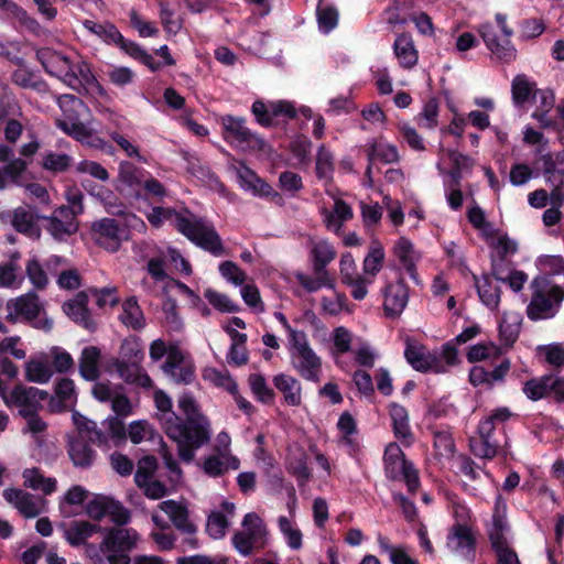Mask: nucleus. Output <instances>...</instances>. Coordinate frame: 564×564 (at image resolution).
<instances>
[{
  "label": "nucleus",
  "mask_w": 564,
  "mask_h": 564,
  "mask_svg": "<svg viewBox=\"0 0 564 564\" xmlns=\"http://www.w3.org/2000/svg\"><path fill=\"white\" fill-rule=\"evenodd\" d=\"M158 419L165 434L177 444L180 457L189 463L195 451L207 444L212 436L209 420L200 412L198 404L189 393H183L177 400L178 409L185 420L172 410L171 398L158 390L154 393Z\"/></svg>",
  "instance_id": "f257e3e1"
},
{
  "label": "nucleus",
  "mask_w": 564,
  "mask_h": 564,
  "mask_svg": "<svg viewBox=\"0 0 564 564\" xmlns=\"http://www.w3.org/2000/svg\"><path fill=\"white\" fill-rule=\"evenodd\" d=\"M148 220L156 228L170 221L178 232L204 251L209 252L214 257L226 254V248L214 225L187 209L176 212L170 207H154L148 214Z\"/></svg>",
  "instance_id": "f03ea898"
},
{
  "label": "nucleus",
  "mask_w": 564,
  "mask_h": 564,
  "mask_svg": "<svg viewBox=\"0 0 564 564\" xmlns=\"http://www.w3.org/2000/svg\"><path fill=\"white\" fill-rule=\"evenodd\" d=\"M99 544L86 545L85 556L90 564H131L130 553L137 549L140 535L132 528L102 529Z\"/></svg>",
  "instance_id": "7ed1b4c3"
},
{
  "label": "nucleus",
  "mask_w": 564,
  "mask_h": 564,
  "mask_svg": "<svg viewBox=\"0 0 564 564\" xmlns=\"http://www.w3.org/2000/svg\"><path fill=\"white\" fill-rule=\"evenodd\" d=\"M62 116L56 119V126L66 134L77 141L96 149H105L106 142L93 133V129L86 123L89 117V108L74 95H63L58 98Z\"/></svg>",
  "instance_id": "20e7f679"
},
{
  "label": "nucleus",
  "mask_w": 564,
  "mask_h": 564,
  "mask_svg": "<svg viewBox=\"0 0 564 564\" xmlns=\"http://www.w3.org/2000/svg\"><path fill=\"white\" fill-rule=\"evenodd\" d=\"M530 301L527 316L530 321L551 319L557 315L564 301V288L550 274H539L529 284Z\"/></svg>",
  "instance_id": "39448f33"
},
{
  "label": "nucleus",
  "mask_w": 564,
  "mask_h": 564,
  "mask_svg": "<svg viewBox=\"0 0 564 564\" xmlns=\"http://www.w3.org/2000/svg\"><path fill=\"white\" fill-rule=\"evenodd\" d=\"M404 357L413 369L421 372L445 373L458 364L457 349L451 343L445 344L441 352H436L408 341Z\"/></svg>",
  "instance_id": "423d86ee"
},
{
  "label": "nucleus",
  "mask_w": 564,
  "mask_h": 564,
  "mask_svg": "<svg viewBox=\"0 0 564 564\" xmlns=\"http://www.w3.org/2000/svg\"><path fill=\"white\" fill-rule=\"evenodd\" d=\"M478 32L487 48L498 61L510 63L516 59L517 50L511 42L513 30L508 25L506 14L496 13L494 21L479 25Z\"/></svg>",
  "instance_id": "0eeeda50"
},
{
  "label": "nucleus",
  "mask_w": 564,
  "mask_h": 564,
  "mask_svg": "<svg viewBox=\"0 0 564 564\" xmlns=\"http://www.w3.org/2000/svg\"><path fill=\"white\" fill-rule=\"evenodd\" d=\"M290 359L293 369L306 381L319 382L322 359L311 347L305 333H293L290 340Z\"/></svg>",
  "instance_id": "6e6552de"
},
{
  "label": "nucleus",
  "mask_w": 564,
  "mask_h": 564,
  "mask_svg": "<svg viewBox=\"0 0 564 564\" xmlns=\"http://www.w3.org/2000/svg\"><path fill=\"white\" fill-rule=\"evenodd\" d=\"M73 419L76 429L82 432H87L90 443L102 449L108 451L113 446H119L126 441L127 432L124 423L117 416L108 417L104 422L105 431L97 429L96 422L79 414H74Z\"/></svg>",
  "instance_id": "1a4fd4ad"
},
{
  "label": "nucleus",
  "mask_w": 564,
  "mask_h": 564,
  "mask_svg": "<svg viewBox=\"0 0 564 564\" xmlns=\"http://www.w3.org/2000/svg\"><path fill=\"white\" fill-rule=\"evenodd\" d=\"M268 543V529L263 520L254 512L247 513L241 530L232 535V545L242 556L262 550Z\"/></svg>",
  "instance_id": "9d476101"
},
{
  "label": "nucleus",
  "mask_w": 564,
  "mask_h": 564,
  "mask_svg": "<svg viewBox=\"0 0 564 564\" xmlns=\"http://www.w3.org/2000/svg\"><path fill=\"white\" fill-rule=\"evenodd\" d=\"M467 516L466 508L455 507L456 523L448 530L446 547L454 555L470 561L475 554L476 536L465 519Z\"/></svg>",
  "instance_id": "9b49d317"
},
{
  "label": "nucleus",
  "mask_w": 564,
  "mask_h": 564,
  "mask_svg": "<svg viewBox=\"0 0 564 564\" xmlns=\"http://www.w3.org/2000/svg\"><path fill=\"white\" fill-rule=\"evenodd\" d=\"M219 123L221 126L223 138L230 145L243 151H260L264 148V140L246 126V119L243 117L224 115L219 118Z\"/></svg>",
  "instance_id": "f8f14e48"
},
{
  "label": "nucleus",
  "mask_w": 564,
  "mask_h": 564,
  "mask_svg": "<svg viewBox=\"0 0 564 564\" xmlns=\"http://www.w3.org/2000/svg\"><path fill=\"white\" fill-rule=\"evenodd\" d=\"M511 412L507 408L495 410L489 416L480 421L478 425V440L471 441L473 453L481 458L496 456L499 442L495 438V430L509 420Z\"/></svg>",
  "instance_id": "ddd939ff"
},
{
  "label": "nucleus",
  "mask_w": 564,
  "mask_h": 564,
  "mask_svg": "<svg viewBox=\"0 0 564 564\" xmlns=\"http://www.w3.org/2000/svg\"><path fill=\"white\" fill-rule=\"evenodd\" d=\"M386 476L392 480L402 479L406 484L409 491L414 492L420 486L417 470L413 464L408 462L400 446L397 443L387 445L384 455Z\"/></svg>",
  "instance_id": "4468645a"
},
{
  "label": "nucleus",
  "mask_w": 564,
  "mask_h": 564,
  "mask_svg": "<svg viewBox=\"0 0 564 564\" xmlns=\"http://www.w3.org/2000/svg\"><path fill=\"white\" fill-rule=\"evenodd\" d=\"M0 397L9 408H18L21 416L37 413L48 398L45 390L17 384L12 390L1 389Z\"/></svg>",
  "instance_id": "2eb2a0df"
},
{
  "label": "nucleus",
  "mask_w": 564,
  "mask_h": 564,
  "mask_svg": "<svg viewBox=\"0 0 564 564\" xmlns=\"http://www.w3.org/2000/svg\"><path fill=\"white\" fill-rule=\"evenodd\" d=\"M231 169L235 171L238 183L242 189L251 192L254 196L270 198L278 204L282 203V196L243 162L232 164Z\"/></svg>",
  "instance_id": "dca6fc26"
},
{
  "label": "nucleus",
  "mask_w": 564,
  "mask_h": 564,
  "mask_svg": "<svg viewBox=\"0 0 564 564\" xmlns=\"http://www.w3.org/2000/svg\"><path fill=\"white\" fill-rule=\"evenodd\" d=\"M41 219L46 223L45 230L57 241H66L79 227L74 213L66 209L65 205L55 208L50 216H42Z\"/></svg>",
  "instance_id": "f3484780"
},
{
  "label": "nucleus",
  "mask_w": 564,
  "mask_h": 564,
  "mask_svg": "<svg viewBox=\"0 0 564 564\" xmlns=\"http://www.w3.org/2000/svg\"><path fill=\"white\" fill-rule=\"evenodd\" d=\"M95 241L107 251L116 252L127 238L126 231L111 218H102L93 225Z\"/></svg>",
  "instance_id": "a211bd4d"
},
{
  "label": "nucleus",
  "mask_w": 564,
  "mask_h": 564,
  "mask_svg": "<svg viewBox=\"0 0 564 564\" xmlns=\"http://www.w3.org/2000/svg\"><path fill=\"white\" fill-rule=\"evenodd\" d=\"M36 56L48 74L61 78L64 83L76 80L70 73L72 62L67 56L47 47L37 51Z\"/></svg>",
  "instance_id": "6ab92c4d"
},
{
  "label": "nucleus",
  "mask_w": 564,
  "mask_h": 564,
  "mask_svg": "<svg viewBox=\"0 0 564 564\" xmlns=\"http://www.w3.org/2000/svg\"><path fill=\"white\" fill-rule=\"evenodd\" d=\"M386 316L394 318L401 315L408 305L409 289L402 279L388 283L382 290Z\"/></svg>",
  "instance_id": "aec40b11"
},
{
  "label": "nucleus",
  "mask_w": 564,
  "mask_h": 564,
  "mask_svg": "<svg viewBox=\"0 0 564 564\" xmlns=\"http://www.w3.org/2000/svg\"><path fill=\"white\" fill-rule=\"evenodd\" d=\"M154 458L145 457L140 460L138 469L134 474V481L138 487L143 489L144 495L148 498L161 499L166 495L167 489L161 481L151 478V474L154 470Z\"/></svg>",
  "instance_id": "412c9836"
},
{
  "label": "nucleus",
  "mask_w": 564,
  "mask_h": 564,
  "mask_svg": "<svg viewBox=\"0 0 564 564\" xmlns=\"http://www.w3.org/2000/svg\"><path fill=\"white\" fill-rule=\"evenodd\" d=\"M3 498L7 502L13 505L25 518H35L44 509V499L22 489L8 488L3 491Z\"/></svg>",
  "instance_id": "4be33fe9"
},
{
  "label": "nucleus",
  "mask_w": 564,
  "mask_h": 564,
  "mask_svg": "<svg viewBox=\"0 0 564 564\" xmlns=\"http://www.w3.org/2000/svg\"><path fill=\"white\" fill-rule=\"evenodd\" d=\"M77 432V435L68 440L67 453L75 467L88 468L94 464L97 454L89 445L87 432Z\"/></svg>",
  "instance_id": "5701e85b"
},
{
  "label": "nucleus",
  "mask_w": 564,
  "mask_h": 564,
  "mask_svg": "<svg viewBox=\"0 0 564 564\" xmlns=\"http://www.w3.org/2000/svg\"><path fill=\"white\" fill-rule=\"evenodd\" d=\"M158 508L169 517L178 531L185 534H194L197 531V527L189 519V511L184 502L170 499L160 502Z\"/></svg>",
  "instance_id": "b1692460"
},
{
  "label": "nucleus",
  "mask_w": 564,
  "mask_h": 564,
  "mask_svg": "<svg viewBox=\"0 0 564 564\" xmlns=\"http://www.w3.org/2000/svg\"><path fill=\"white\" fill-rule=\"evenodd\" d=\"M87 294L84 292H79L73 299L64 303L63 311L75 323L82 325L86 329H94L96 325L87 308Z\"/></svg>",
  "instance_id": "393cba45"
},
{
  "label": "nucleus",
  "mask_w": 564,
  "mask_h": 564,
  "mask_svg": "<svg viewBox=\"0 0 564 564\" xmlns=\"http://www.w3.org/2000/svg\"><path fill=\"white\" fill-rule=\"evenodd\" d=\"M102 531V528L96 523L85 520L73 521L64 529V538L72 546L84 545L86 550L87 542L95 533Z\"/></svg>",
  "instance_id": "a878e982"
},
{
  "label": "nucleus",
  "mask_w": 564,
  "mask_h": 564,
  "mask_svg": "<svg viewBox=\"0 0 564 564\" xmlns=\"http://www.w3.org/2000/svg\"><path fill=\"white\" fill-rule=\"evenodd\" d=\"M273 384L282 393L285 404L290 406H300L302 404V384L295 377L279 373L273 377Z\"/></svg>",
  "instance_id": "bb28decb"
},
{
  "label": "nucleus",
  "mask_w": 564,
  "mask_h": 564,
  "mask_svg": "<svg viewBox=\"0 0 564 564\" xmlns=\"http://www.w3.org/2000/svg\"><path fill=\"white\" fill-rule=\"evenodd\" d=\"M113 366L121 379L142 388H151L152 380L141 366V361L115 360Z\"/></svg>",
  "instance_id": "cd10ccee"
},
{
  "label": "nucleus",
  "mask_w": 564,
  "mask_h": 564,
  "mask_svg": "<svg viewBox=\"0 0 564 564\" xmlns=\"http://www.w3.org/2000/svg\"><path fill=\"white\" fill-rule=\"evenodd\" d=\"M328 230L340 234L344 224L354 217L352 208L341 198H335L333 209L322 212Z\"/></svg>",
  "instance_id": "c85d7f7f"
},
{
  "label": "nucleus",
  "mask_w": 564,
  "mask_h": 564,
  "mask_svg": "<svg viewBox=\"0 0 564 564\" xmlns=\"http://www.w3.org/2000/svg\"><path fill=\"white\" fill-rule=\"evenodd\" d=\"M393 252L414 283L420 284L416 272V262L420 254L415 251L412 242L404 237L399 238L393 247Z\"/></svg>",
  "instance_id": "c756f323"
},
{
  "label": "nucleus",
  "mask_w": 564,
  "mask_h": 564,
  "mask_svg": "<svg viewBox=\"0 0 564 564\" xmlns=\"http://www.w3.org/2000/svg\"><path fill=\"white\" fill-rule=\"evenodd\" d=\"M101 351L96 346L84 347L79 359V373L87 381H96L100 376Z\"/></svg>",
  "instance_id": "7c9ffc66"
},
{
  "label": "nucleus",
  "mask_w": 564,
  "mask_h": 564,
  "mask_svg": "<svg viewBox=\"0 0 564 564\" xmlns=\"http://www.w3.org/2000/svg\"><path fill=\"white\" fill-rule=\"evenodd\" d=\"M221 509V511H213L207 519L206 531L213 539L225 536L229 527L228 516H234L235 505L229 501H223Z\"/></svg>",
  "instance_id": "2f4dec72"
},
{
  "label": "nucleus",
  "mask_w": 564,
  "mask_h": 564,
  "mask_svg": "<svg viewBox=\"0 0 564 564\" xmlns=\"http://www.w3.org/2000/svg\"><path fill=\"white\" fill-rule=\"evenodd\" d=\"M337 427L340 433L339 444L347 449V453L355 457L359 451L360 445L355 437L357 433V425L355 419L350 413L344 412L337 422Z\"/></svg>",
  "instance_id": "473e14b6"
},
{
  "label": "nucleus",
  "mask_w": 564,
  "mask_h": 564,
  "mask_svg": "<svg viewBox=\"0 0 564 564\" xmlns=\"http://www.w3.org/2000/svg\"><path fill=\"white\" fill-rule=\"evenodd\" d=\"M12 226L29 238L40 239L41 228L36 224V216L29 207H18L13 212Z\"/></svg>",
  "instance_id": "72a5a7b5"
},
{
  "label": "nucleus",
  "mask_w": 564,
  "mask_h": 564,
  "mask_svg": "<svg viewBox=\"0 0 564 564\" xmlns=\"http://www.w3.org/2000/svg\"><path fill=\"white\" fill-rule=\"evenodd\" d=\"M390 416L393 426L394 436L403 445L410 446L413 443V433L409 424V414L404 406L393 403L390 405Z\"/></svg>",
  "instance_id": "f704fd0d"
},
{
  "label": "nucleus",
  "mask_w": 564,
  "mask_h": 564,
  "mask_svg": "<svg viewBox=\"0 0 564 564\" xmlns=\"http://www.w3.org/2000/svg\"><path fill=\"white\" fill-rule=\"evenodd\" d=\"M239 468V459L229 453H217L205 458L203 470L210 477L223 476L228 470Z\"/></svg>",
  "instance_id": "c9c22d12"
},
{
  "label": "nucleus",
  "mask_w": 564,
  "mask_h": 564,
  "mask_svg": "<svg viewBox=\"0 0 564 564\" xmlns=\"http://www.w3.org/2000/svg\"><path fill=\"white\" fill-rule=\"evenodd\" d=\"M334 246L327 240L312 241L311 258L314 272L324 274L326 267L336 258Z\"/></svg>",
  "instance_id": "e433bc0d"
},
{
  "label": "nucleus",
  "mask_w": 564,
  "mask_h": 564,
  "mask_svg": "<svg viewBox=\"0 0 564 564\" xmlns=\"http://www.w3.org/2000/svg\"><path fill=\"white\" fill-rule=\"evenodd\" d=\"M23 485L33 490L42 491L44 495L53 494L57 488L55 478L45 477L36 467L26 468L22 473Z\"/></svg>",
  "instance_id": "4c0bfd02"
},
{
  "label": "nucleus",
  "mask_w": 564,
  "mask_h": 564,
  "mask_svg": "<svg viewBox=\"0 0 564 564\" xmlns=\"http://www.w3.org/2000/svg\"><path fill=\"white\" fill-rule=\"evenodd\" d=\"M522 324V316L518 312H507L499 324V335L503 345L510 347L518 339Z\"/></svg>",
  "instance_id": "58836bf2"
},
{
  "label": "nucleus",
  "mask_w": 564,
  "mask_h": 564,
  "mask_svg": "<svg viewBox=\"0 0 564 564\" xmlns=\"http://www.w3.org/2000/svg\"><path fill=\"white\" fill-rule=\"evenodd\" d=\"M119 319L124 326L134 330L144 328L145 317L134 296L127 299L122 303Z\"/></svg>",
  "instance_id": "ea45409f"
},
{
  "label": "nucleus",
  "mask_w": 564,
  "mask_h": 564,
  "mask_svg": "<svg viewBox=\"0 0 564 564\" xmlns=\"http://www.w3.org/2000/svg\"><path fill=\"white\" fill-rule=\"evenodd\" d=\"M367 156L370 163L379 161L384 164L395 163L400 159L397 147L382 139L375 140L369 145Z\"/></svg>",
  "instance_id": "a19ab883"
},
{
  "label": "nucleus",
  "mask_w": 564,
  "mask_h": 564,
  "mask_svg": "<svg viewBox=\"0 0 564 564\" xmlns=\"http://www.w3.org/2000/svg\"><path fill=\"white\" fill-rule=\"evenodd\" d=\"M480 301L490 310H496L500 302V289L488 275L474 276Z\"/></svg>",
  "instance_id": "79ce46f5"
},
{
  "label": "nucleus",
  "mask_w": 564,
  "mask_h": 564,
  "mask_svg": "<svg viewBox=\"0 0 564 564\" xmlns=\"http://www.w3.org/2000/svg\"><path fill=\"white\" fill-rule=\"evenodd\" d=\"M393 50L402 67L411 68L416 64L417 52L410 35H399L394 41Z\"/></svg>",
  "instance_id": "37998d69"
},
{
  "label": "nucleus",
  "mask_w": 564,
  "mask_h": 564,
  "mask_svg": "<svg viewBox=\"0 0 564 564\" xmlns=\"http://www.w3.org/2000/svg\"><path fill=\"white\" fill-rule=\"evenodd\" d=\"M384 257L386 254L382 245L378 240H373L362 262V275L369 276L375 281L376 275L383 267Z\"/></svg>",
  "instance_id": "c03bdc74"
},
{
  "label": "nucleus",
  "mask_w": 564,
  "mask_h": 564,
  "mask_svg": "<svg viewBox=\"0 0 564 564\" xmlns=\"http://www.w3.org/2000/svg\"><path fill=\"white\" fill-rule=\"evenodd\" d=\"M53 373L54 370L47 359H31L25 364V378L30 382L47 383Z\"/></svg>",
  "instance_id": "a18cd8bd"
},
{
  "label": "nucleus",
  "mask_w": 564,
  "mask_h": 564,
  "mask_svg": "<svg viewBox=\"0 0 564 564\" xmlns=\"http://www.w3.org/2000/svg\"><path fill=\"white\" fill-rule=\"evenodd\" d=\"M12 306L15 307V313H20L21 317L31 321L36 318L42 311V304L40 303L39 296L29 292L24 295L11 300Z\"/></svg>",
  "instance_id": "49530a36"
},
{
  "label": "nucleus",
  "mask_w": 564,
  "mask_h": 564,
  "mask_svg": "<svg viewBox=\"0 0 564 564\" xmlns=\"http://www.w3.org/2000/svg\"><path fill=\"white\" fill-rule=\"evenodd\" d=\"M83 26L106 43L115 44V42L122 41V34L111 23H97L93 20H85L83 21Z\"/></svg>",
  "instance_id": "de8ad7c7"
},
{
  "label": "nucleus",
  "mask_w": 564,
  "mask_h": 564,
  "mask_svg": "<svg viewBox=\"0 0 564 564\" xmlns=\"http://www.w3.org/2000/svg\"><path fill=\"white\" fill-rule=\"evenodd\" d=\"M377 542L380 551L388 554L392 564H420L405 552L403 546L392 545L389 539L382 534L377 535Z\"/></svg>",
  "instance_id": "09e8293b"
},
{
  "label": "nucleus",
  "mask_w": 564,
  "mask_h": 564,
  "mask_svg": "<svg viewBox=\"0 0 564 564\" xmlns=\"http://www.w3.org/2000/svg\"><path fill=\"white\" fill-rule=\"evenodd\" d=\"M490 248V259H507L517 252L518 246L516 241L509 239L506 235L486 240Z\"/></svg>",
  "instance_id": "8fccbe9b"
},
{
  "label": "nucleus",
  "mask_w": 564,
  "mask_h": 564,
  "mask_svg": "<svg viewBox=\"0 0 564 564\" xmlns=\"http://www.w3.org/2000/svg\"><path fill=\"white\" fill-rule=\"evenodd\" d=\"M55 394L58 399V405L52 404L54 411H62L73 406L76 403L75 383L72 379L63 378L55 387Z\"/></svg>",
  "instance_id": "3c124183"
},
{
  "label": "nucleus",
  "mask_w": 564,
  "mask_h": 564,
  "mask_svg": "<svg viewBox=\"0 0 564 564\" xmlns=\"http://www.w3.org/2000/svg\"><path fill=\"white\" fill-rule=\"evenodd\" d=\"M539 356L556 371L564 370V345L561 343H552L538 347Z\"/></svg>",
  "instance_id": "603ef678"
},
{
  "label": "nucleus",
  "mask_w": 564,
  "mask_h": 564,
  "mask_svg": "<svg viewBox=\"0 0 564 564\" xmlns=\"http://www.w3.org/2000/svg\"><path fill=\"white\" fill-rule=\"evenodd\" d=\"M26 169V162L20 158L14 159L0 167V191L17 184Z\"/></svg>",
  "instance_id": "864d4df0"
},
{
  "label": "nucleus",
  "mask_w": 564,
  "mask_h": 564,
  "mask_svg": "<svg viewBox=\"0 0 564 564\" xmlns=\"http://www.w3.org/2000/svg\"><path fill=\"white\" fill-rule=\"evenodd\" d=\"M467 218L475 229H477L485 240H489L496 235V229L491 223L486 218L485 212L478 206L474 205L467 212Z\"/></svg>",
  "instance_id": "5fc2aeb1"
},
{
  "label": "nucleus",
  "mask_w": 564,
  "mask_h": 564,
  "mask_svg": "<svg viewBox=\"0 0 564 564\" xmlns=\"http://www.w3.org/2000/svg\"><path fill=\"white\" fill-rule=\"evenodd\" d=\"M160 19L169 34H176L182 29V20L177 17L175 8L166 1H159Z\"/></svg>",
  "instance_id": "6e6d98bb"
},
{
  "label": "nucleus",
  "mask_w": 564,
  "mask_h": 564,
  "mask_svg": "<svg viewBox=\"0 0 564 564\" xmlns=\"http://www.w3.org/2000/svg\"><path fill=\"white\" fill-rule=\"evenodd\" d=\"M118 180L126 186L134 188L143 183V170L129 161H122L119 163Z\"/></svg>",
  "instance_id": "4d7b16f0"
},
{
  "label": "nucleus",
  "mask_w": 564,
  "mask_h": 564,
  "mask_svg": "<svg viewBox=\"0 0 564 564\" xmlns=\"http://www.w3.org/2000/svg\"><path fill=\"white\" fill-rule=\"evenodd\" d=\"M315 171L319 180L329 181L333 177L334 155L325 145L318 148Z\"/></svg>",
  "instance_id": "13d9d810"
},
{
  "label": "nucleus",
  "mask_w": 564,
  "mask_h": 564,
  "mask_svg": "<svg viewBox=\"0 0 564 564\" xmlns=\"http://www.w3.org/2000/svg\"><path fill=\"white\" fill-rule=\"evenodd\" d=\"M25 273L31 284L36 290H44L48 284V276L36 258H31L25 263Z\"/></svg>",
  "instance_id": "bf43d9fd"
},
{
  "label": "nucleus",
  "mask_w": 564,
  "mask_h": 564,
  "mask_svg": "<svg viewBox=\"0 0 564 564\" xmlns=\"http://www.w3.org/2000/svg\"><path fill=\"white\" fill-rule=\"evenodd\" d=\"M549 375L528 380L523 386V393L532 401L541 400L549 395Z\"/></svg>",
  "instance_id": "052dcab7"
},
{
  "label": "nucleus",
  "mask_w": 564,
  "mask_h": 564,
  "mask_svg": "<svg viewBox=\"0 0 564 564\" xmlns=\"http://www.w3.org/2000/svg\"><path fill=\"white\" fill-rule=\"evenodd\" d=\"M50 357L52 359V368L58 373H66L74 369L75 361L72 355L58 346H53L50 349Z\"/></svg>",
  "instance_id": "680f3d73"
},
{
  "label": "nucleus",
  "mask_w": 564,
  "mask_h": 564,
  "mask_svg": "<svg viewBox=\"0 0 564 564\" xmlns=\"http://www.w3.org/2000/svg\"><path fill=\"white\" fill-rule=\"evenodd\" d=\"M534 85L527 76L517 75L512 80V98L517 105L527 102L531 95L534 94Z\"/></svg>",
  "instance_id": "e2e57ef3"
},
{
  "label": "nucleus",
  "mask_w": 564,
  "mask_h": 564,
  "mask_svg": "<svg viewBox=\"0 0 564 564\" xmlns=\"http://www.w3.org/2000/svg\"><path fill=\"white\" fill-rule=\"evenodd\" d=\"M163 319L169 330L180 332L183 321L178 314L177 303L173 299H166L162 304Z\"/></svg>",
  "instance_id": "0e129e2a"
},
{
  "label": "nucleus",
  "mask_w": 564,
  "mask_h": 564,
  "mask_svg": "<svg viewBox=\"0 0 564 564\" xmlns=\"http://www.w3.org/2000/svg\"><path fill=\"white\" fill-rule=\"evenodd\" d=\"M142 359L143 351L140 340L134 336L123 339L120 346L119 357L116 360L142 361Z\"/></svg>",
  "instance_id": "69168bd1"
},
{
  "label": "nucleus",
  "mask_w": 564,
  "mask_h": 564,
  "mask_svg": "<svg viewBox=\"0 0 564 564\" xmlns=\"http://www.w3.org/2000/svg\"><path fill=\"white\" fill-rule=\"evenodd\" d=\"M434 448L440 457L448 458L455 452V443L452 433L448 430H435Z\"/></svg>",
  "instance_id": "338daca9"
},
{
  "label": "nucleus",
  "mask_w": 564,
  "mask_h": 564,
  "mask_svg": "<svg viewBox=\"0 0 564 564\" xmlns=\"http://www.w3.org/2000/svg\"><path fill=\"white\" fill-rule=\"evenodd\" d=\"M249 384L252 392L257 395L258 400L263 403H271L274 400V392L269 386L263 376L252 373L249 376Z\"/></svg>",
  "instance_id": "774afa93"
}]
</instances>
